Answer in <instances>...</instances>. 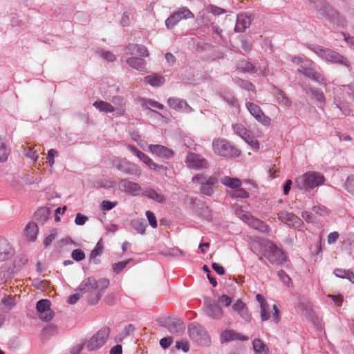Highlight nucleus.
Segmentation results:
<instances>
[{"instance_id": "473e14b6", "label": "nucleus", "mask_w": 354, "mask_h": 354, "mask_svg": "<svg viewBox=\"0 0 354 354\" xmlns=\"http://www.w3.org/2000/svg\"><path fill=\"white\" fill-rule=\"evenodd\" d=\"M174 156V151L162 145H156V156L169 159Z\"/></svg>"}, {"instance_id": "a19ab883", "label": "nucleus", "mask_w": 354, "mask_h": 354, "mask_svg": "<svg viewBox=\"0 0 354 354\" xmlns=\"http://www.w3.org/2000/svg\"><path fill=\"white\" fill-rule=\"evenodd\" d=\"M232 129L234 132L241 138L246 136V134L248 133L247 129L243 124L239 123L232 124Z\"/></svg>"}, {"instance_id": "4468645a", "label": "nucleus", "mask_w": 354, "mask_h": 354, "mask_svg": "<svg viewBox=\"0 0 354 354\" xmlns=\"http://www.w3.org/2000/svg\"><path fill=\"white\" fill-rule=\"evenodd\" d=\"M15 249L6 238L0 236V262H7L12 259Z\"/></svg>"}, {"instance_id": "1a4fd4ad", "label": "nucleus", "mask_w": 354, "mask_h": 354, "mask_svg": "<svg viewBox=\"0 0 354 354\" xmlns=\"http://www.w3.org/2000/svg\"><path fill=\"white\" fill-rule=\"evenodd\" d=\"M110 329L104 327L97 332L86 343L88 351H94L103 346L109 338Z\"/></svg>"}, {"instance_id": "f3484780", "label": "nucleus", "mask_w": 354, "mask_h": 354, "mask_svg": "<svg viewBox=\"0 0 354 354\" xmlns=\"http://www.w3.org/2000/svg\"><path fill=\"white\" fill-rule=\"evenodd\" d=\"M204 310L207 316L214 319H221L223 316L222 308L215 302L205 303Z\"/></svg>"}, {"instance_id": "4c0bfd02", "label": "nucleus", "mask_w": 354, "mask_h": 354, "mask_svg": "<svg viewBox=\"0 0 354 354\" xmlns=\"http://www.w3.org/2000/svg\"><path fill=\"white\" fill-rule=\"evenodd\" d=\"M93 106L102 112L111 113L114 111V107L109 103H107L104 101L95 102L93 104Z\"/></svg>"}, {"instance_id": "2eb2a0df", "label": "nucleus", "mask_w": 354, "mask_h": 354, "mask_svg": "<svg viewBox=\"0 0 354 354\" xmlns=\"http://www.w3.org/2000/svg\"><path fill=\"white\" fill-rule=\"evenodd\" d=\"M264 257L272 264H281L286 260L284 254L276 245L270 246L265 251Z\"/></svg>"}, {"instance_id": "c9c22d12", "label": "nucleus", "mask_w": 354, "mask_h": 354, "mask_svg": "<svg viewBox=\"0 0 354 354\" xmlns=\"http://www.w3.org/2000/svg\"><path fill=\"white\" fill-rule=\"evenodd\" d=\"M238 68L243 72L249 73H254L257 72L255 66L248 61L240 62L238 64Z\"/></svg>"}, {"instance_id": "b1692460", "label": "nucleus", "mask_w": 354, "mask_h": 354, "mask_svg": "<svg viewBox=\"0 0 354 354\" xmlns=\"http://www.w3.org/2000/svg\"><path fill=\"white\" fill-rule=\"evenodd\" d=\"M28 262V258L24 254H19L15 257L12 263L9 267L16 272L21 270Z\"/></svg>"}, {"instance_id": "e2e57ef3", "label": "nucleus", "mask_w": 354, "mask_h": 354, "mask_svg": "<svg viewBox=\"0 0 354 354\" xmlns=\"http://www.w3.org/2000/svg\"><path fill=\"white\" fill-rule=\"evenodd\" d=\"M87 220H88L87 216H86L80 213H78L76 215V217L75 219V223L76 225H82L86 222Z\"/></svg>"}, {"instance_id": "c85d7f7f", "label": "nucleus", "mask_w": 354, "mask_h": 354, "mask_svg": "<svg viewBox=\"0 0 354 354\" xmlns=\"http://www.w3.org/2000/svg\"><path fill=\"white\" fill-rule=\"evenodd\" d=\"M102 252L103 245L102 243L100 241H99L96 244L95 248L91 251L90 254V260L92 261L93 263L95 264L99 263L100 260L97 257L101 256Z\"/></svg>"}, {"instance_id": "c03bdc74", "label": "nucleus", "mask_w": 354, "mask_h": 354, "mask_svg": "<svg viewBox=\"0 0 354 354\" xmlns=\"http://www.w3.org/2000/svg\"><path fill=\"white\" fill-rule=\"evenodd\" d=\"M245 142H246L249 145L254 149H259V143L257 140L251 135L249 132L246 134V136H244L242 138Z\"/></svg>"}, {"instance_id": "4d7b16f0", "label": "nucleus", "mask_w": 354, "mask_h": 354, "mask_svg": "<svg viewBox=\"0 0 354 354\" xmlns=\"http://www.w3.org/2000/svg\"><path fill=\"white\" fill-rule=\"evenodd\" d=\"M133 330V327L131 325H129L124 331L115 337V341L119 342H122L123 338L130 334Z\"/></svg>"}, {"instance_id": "f704fd0d", "label": "nucleus", "mask_w": 354, "mask_h": 354, "mask_svg": "<svg viewBox=\"0 0 354 354\" xmlns=\"http://www.w3.org/2000/svg\"><path fill=\"white\" fill-rule=\"evenodd\" d=\"M127 64L132 68H135L139 70H142L145 68V63L144 60L138 57H132L127 59Z\"/></svg>"}, {"instance_id": "f8f14e48", "label": "nucleus", "mask_w": 354, "mask_h": 354, "mask_svg": "<svg viewBox=\"0 0 354 354\" xmlns=\"http://www.w3.org/2000/svg\"><path fill=\"white\" fill-rule=\"evenodd\" d=\"M278 218L281 222L297 230H303L304 223L302 220L293 213L281 211L278 213Z\"/></svg>"}, {"instance_id": "f03ea898", "label": "nucleus", "mask_w": 354, "mask_h": 354, "mask_svg": "<svg viewBox=\"0 0 354 354\" xmlns=\"http://www.w3.org/2000/svg\"><path fill=\"white\" fill-rule=\"evenodd\" d=\"M311 8L317 11V15L320 17L326 18L332 24L344 27L346 25L345 19L339 15V14L329 6L324 0H309Z\"/></svg>"}, {"instance_id": "bf43d9fd", "label": "nucleus", "mask_w": 354, "mask_h": 354, "mask_svg": "<svg viewBox=\"0 0 354 354\" xmlns=\"http://www.w3.org/2000/svg\"><path fill=\"white\" fill-rule=\"evenodd\" d=\"M57 155H58L57 151L54 149H51L48 151V162L50 167H52L54 165V163H55L54 158H55V156H57Z\"/></svg>"}, {"instance_id": "ea45409f", "label": "nucleus", "mask_w": 354, "mask_h": 354, "mask_svg": "<svg viewBox=\"0 0 354 354\" xmlns=\"http://www.w3.org/2000/svg\"><path fill=\"white\" fill-rule=\"evenodd\" d=\"M234 82L243 89L255 92L254 86L251 82H250L247 80H243L241 78H236L234 80Z\"/></svg>"}, {"instance_id": "dca6fc26", "label": "nucleus", "mask_w": 354, "mask_h": 354, "mask_svg": "<svg viewBox=\"0 0 354 354\" xmlns=\"http://www.w3.org/2000/svg\"><path fill=\"white\" fill-rule=\"evenodd\" d=\"M50 302L48 299H41L37 303V310L39 313V317L44 321H50L53 316L50 310Z\"/></svg>"}, {"instance_id": "8fccbe9b", "label": "nucleus", "mask_w": 354, "mask_h": 354, "mask_svg": "<svg viewBox=\"0 0 354 354\" xmlns=\"http://www.w3.org/2000/svg\"><path fill=\"white\" fill-rule=\"evenodd\" d=\"M57 235V232L56 230H53L50 231V234L45 237L43 241L44 245L47 248L48 247L52 242L56 239Z\"/></svg>"}, {"instance_id": "37998d69", "label": "nucleus", "mask_w": 354, "mask_h": 354, "mask_svg": "<svg viewBox=\"0 0 354 354\" xmlns=\"http://www.w3.org/2000/svg\"><path fill=\"white\" fill-rule=\"evenodd\" d=\"M236 214L240 219H241L243 221L245 222L248 225L252 221V218H253V216L250 213L245 212L244 210L242 209L236 210Z\"/></svg>"}, {"instance_id": "5fc2aeb1", "label": "nucleus", "mask_w": 354, "mask_h": 354, "mask_svg": "<svg viewBox=\"0 0 354 354\" xmlns=\"http://www.w3.org/2000/svg\"><path fill=\"white\" fill-rule=\"evenodd\" d=\"M261 308V319L263 322L267 321L270 317V311L269 309V305L268 306H264L263 304L262 308Z\"/></svg>"}, {"instance_id": "69168bd1", "label": "nucleus", "mask_w": 354, "mask_h": 354, "mask_svg": "<svg viewBox=\"0 0 354 354\" xmlns=\"http://www.w3.org/2000/svg\"><path fill=\"white\" fill-rule=\"evenodd\" d=\"M301 216L308 223H313L315 220L314 215L308 211L303 212Z\"/></svg>"}, {"instance_id": "2f4dec72", "label": "nucleus", "mask_w": 354, "mask_h": 354, "mask_svg": "<svg viewBox=\"0 0 354 354\" xmlns=\"http://www.w3.org/2000/svg\"><path fill=\"white\" fill-rule=\"evenodd\" d=\"M14 271L8 266H1L0 268V284H3L12 277Z\"/></svg>"}, {"instance_id": "5701e85b", "label": "nucleus", "mask_w": 354, "mask_h": 354, "mask_svg": "<svg viewBox=\"0 0 354 354\" xmlns=\"http://www.w3.org/2000/svg\"><path fill=\"white\" fill-rule=\"evenodd\" d=\"M127 54L134 56L147 57L149 53L145 46H139L137 44H131L127 47Z\"/></svg>"}, {"instance_id": "ddd939ff", "label": "nucleus", "mask_w": 354, "mask_h": 354, "mask_svg": "<svg viewBox=\"0 0 354 354\" xmlns=\"http://www.w3.org/2000/svg\"><path fill=\"white\" fill-rule=\"evenodd\" d=\"M185 163L187 167L193 169H204L208 168V162L205 158L199 154L188 152Z\"/></svg>"}, {"instance_id": "bb28decb", "label": "nucleus", "mask_w": 354, "mask_h": 354, "mask_svg": "<svg viewBox=\"0 0 354 354\" xmlns=\"http://www.w3.org/2000/svg\"><path fill=\"white\" fill-rule=\"evenodd\" d=\"M249 225L254 229L263 233H268L270 231V227L263 221L253 217Z\"/></svg>"}, {"instance_id": "e433bc0d", "label": "nucleus", "mask_w": 354, "mask_h": 354, "mask_svg": "<svg viewBox=\"0 0 354 354\" xmlns=\"http://www.w3.org/2000/svg\"><path fill=\"white\" fill-rule=\"evenodd\" d=\"M16 295H4L1 299V304H3L8 309L13 308L16 305Z\"/></svg>"}, {"instance_id": "412c9836", "label": "nucleus", "mask_w": 354, "mask_h": 354, "mask_svg": "<svg viewBox=\"0 0 354 354\" xmlns=\"http://www.w3.org/2000/svg\"><path fill=\"white\" fill-rule=\"evenodd\" d=\"M234 311L236 312L244 320L250 322L251 315L248 313L246 305L240 299L237 300L232 306Z\"/></svg>"}, {"instance_id": "6e6552de", "label": "nucleus", "mask_w": 354, "mask_h": 354, "mask_svg": "<svg viewBox=\"0 0 354 354\" xmlns=\"http://www.w3.org/2000/svg\"><path fill=\"white\" fill-rule=\"evenodd\" d=\"M189 337L201 346H208L210 338L206 330L201 325L192 324L188 327Z\"/></svg>"}, {"instance_id": "7ed1b4c3", "label": "nucleus", "mask_w": 354, "mask_h": 354, "mask_svg": "<svg viewBox=\"0 0 354 354\" xmlns=\"http://www.w3.org/2000/svg\"><path fill=\"white\" fill-rule=\"evenodd\" d=\"M325 177L323 174L317 171H308L298 176L295 181V185L299 189L304 192L310 190L323 185Z\"/></svg>"}, {"instance_id": "49530a36", "label": "nucleus", "mask_w": 354, "mask_h": 354, "mask_svg": "<svg viewBox=\"0 0 354 354\" xmlns=\"http://www.w3.org/2000/svg\"><path fill=\"white\" fill-rule=\"evenodd\" d=\"M222 98L230 106L233 107H238L239 102L237 99L231 94H224L222 95Z\"/></svg>"}, {"instance_id": "0eeeda50", "label": "nucleus", "mask_w": 354, "mask_h": 354, "mask_svg": "<svg viewBox=\"0 0 354 354\" xmlns=\"http://www.w3.org/2000/svg\"><path fill=\"white\" fill-rule=\"evenodd\" d=\"M297 72L303 74L314 82L326 86V80L324 77L313 67V62L310 59H305L302 62L300 67L297 69Z\"/></svg>"}, {"instance_id": "338daca9", "label": "nucleus", "mask_w": 354, "mask_h": 354, "mask_svg": "<svg viewBox=\"0 0 354 354\" xmlns=\"http://www.w3.org/2000/svg\"><path fill=\"white\" fill-rule=\"evenodd\" d=\"M131 138L142 147L145 148L146 143L140 139V136L136 132L130 133Z\"/></svg>"}, {"instance_id": "cd10ccee", "label": "nucleus", "mask_w": 354, "mask_h": 354, "mask_svg": "<svg viewBox=\"0 0 354 354\" xmlns=\"http://www.w3.org/2000/svg\"><path fill=\"white\" fill-rule=\"evenodd\" d=\"M221 182L225 186L232 189L239 188L241 185V181L239 178L224 176L221 178Z\"/></svg>"}, {"instance_id": "a18cd8bd", "label": "nucleus", "mask_w": 354, "mask_h": 354, "mask_svg": "<svg viewBox=\"0 0 354 354\" xmlns=\"http://www.w3.org/2000/svg\"><path fill=\"white\" fill-rule=\"evenodd\" d=\"M344 189L351 194L354 195V176H349L344 184Z\"/></svg>"}, {"instance_id": "7c9ffc66", "label": "nucleus", "mask_w": 354, "mask_h": 354, "mask_svg": "<svg viewBox=\"0 0 354 354\" xmlns=\"http://www.w3.org/2000/svg\"><path fill=\"white\" fill-rule=\"evenodd\" d=\"M252 346L256 354H268V348L260 339H254Z\"/></svg>"}, {"instance_id": "09e8293b", "label": "nucleus", "mask_w": 354, "mask_h": 354, "mask_svg": "<svg viewBox=\"0 0 354 354\" xmlns=\"http://www.w3.org/2000/svg\"><path fill=\"white\" fill-rule=\"evenodd\" d=\"M133 227L140 234L144 233L145 230V222L144 221L133 220L131 222Z\"/></svg>"}, {"instance_id": "13d9d810", "label": "nucleus", "mask_w": 354, "mask_h": 354, "mask_svg": "<svg viewBox=\"0 0 354 354\" xmlns=\"http://www.w3.org/2000/svg\"><path fill=\"white\" fill-rule=\"evenodd\" d=\"M129 261L130 260H127L115 263L113 266V271L117 274L120 273L127 266Z\"/></svg>"}, {"instance_id": "864d4df0", "label": "nucleus", "mask_w": 354, "mask_h": 354, "mask_svg": "<svg viewBox=\"0 0 354 354\" xmlns=\"http://www.w3.org/2000/svg\"><path fill=\"white\" fill-rule=\"evenodd\" d=\"M207 12H211L216 16L226 12L225 10L213 5L208 6L207 8Z\"/></svg>"}, {"instance_id": "20e7f679", "label": "nucleus", "mask_w": 354, "mask_h": 354, "mask_svg": "<svg viewBox=\"0 0 354 354\" xmlns=\"http://www.w3.org/2000/svg\"><path fill=\"white\" fill-rule=\"evenodd\" d=\"M194 183L200 185V193L204 196H212L218 184V176H208L205 174H198L192 178Z\"/></svg>"}, {"instance_id": "423d86ee", "label": "nucleus", "mask_w": 354, "mask_h": 354, "mask_svg": "<svg viewBox=\"0 0 354 354\" xmlns=\"http://www.w3.org/2000/svg\"><path fill=\"white\" fill-rule=\"evenodd\" d=\"M212 149L215 153L225 158H235L241 154V151L236 147L224 138L214 140Z\"/></svg>"}, {"instance_id": "c756f323", "label": "nucleus", "mask_w": 354, "mask_h": 354, "mask_svg": "<svg viewBox=\"0 0 354 354\" xmlns=\"http://www.w3.org/2000/svg\"><path fill=\"white\" fill-rule=\"evenodd\" d=\"M129 149L144 163H145L149 167L153 165V160L149 158L147 155L138 150L135 147L129 146Z\"/></svg>"}, {"instance_id": "de8ad7c7", "label": "nucleus", "mask_w": 354, "mask_h": 354, "mask_svg": "<svg viewBox=\"0 0 354 354\" xmlns=\"http://www.w3.org/2000/svg\"><path fill=\"white\" fill-rule=\"evenodd\" d=\"M313 211L322 216H328L329 210L327 207L322 205H314L312 208Z\"/></svg>"}, {"instance_id": "393cba45", "label": "nucleus", "mask_w": 354, "mask_h": 354, "mask_svg": "<svg viewBox=\"0 0 354 354\" xmlns=\"http://www.w3.org/2000/svg\"><path fill=\"white\" fill-rule=\"evenodd\" d=\"M25 232L28 241H35L38 234L37 225L33 222L28 223L26 226Z\"/></svg>"}, {"instance_id": "58836bf2", "label": "nucleus", "mask_w": 354, "mask_h": 354, "mask_svg": "<svg viewBox=\"0 0 354 354\" xmlns=\"http://www.w3.org/2000/svg\"><path fill=\"white\" fill-rule=\"evenodd\" d=\"M10 151L6 147L5 140L0 138V162H4L8 160Z\"/></svg>"}, {"instance_id": "aec40b11", "label": "nucleus", "mask_w": 354, "mask_h": 354, "mask_svg": "<svg viewBox=\"0 0 354 354\" xmlns=\"http://www.w3.org/2000/svg\"><path fill=\"white\" fill-rule=\"evenodd\" d=\"M167 326V329L172 334L181 335L185 330L184 323L179 319L171 317Z\"/></svg>"}, {"instance_id": "a878e982", "label": "nucleus", "mask_w": 354, "mask_h": 354, "mask_svg": "<svg viewBox=\"0 0 354 354\" xmlns=\"http://www.w3.org/2000/svg\"><path fill=\"white\" fill-rule=\"evenodd\" d=\"M274 90L273 94L276 97L278 103L286 107H290L292 102L287 97L285 93L281 89L277 88H274Z\"/></svg>"}, {"instance_id": "72a5a7b5", "label": "nucleus", "mask_w": 354, "mask_h": 354, "mask_svg": "<svg viewBox=\"0 0 354 354\" xmlns=\"http://www.w3.org/2000/svg\"><path fill=\"white\" fill-rule=\"evenodd\" d=\"M304 91L306 93L310 92L312 95L319 102L321 107H322V106L325 104L326 98L322 91L313 88H309L308 89L305 88Z\"/></svg>"}, {"instance_id": "4be33fe9", "label": "nucleus", "mask_w": 354, "mask_h": 354, "mask_svg": "<svg viewBox=\"0 0 354 354\" xmlns=\"http://www.w3.org/2000/svg\"><path fill=\"white\" fill-rule=\"evenodd\" d=\"M250 18L245 15L239 14L236 17V23L234 27V31L236 32H243L250 25Z\"/></svg>"}, {"instance_id": "3c124183", "label": "nucleus", "mask_w": 354, "mask_h": 354, "mask_svg": "<svg viewBox=\"0 0 354 354\" xmlns=\"http://www.w3.org/2000/svg\"><path fill=\"white\" fill-rule=\"evenodd\" d=\"M232 196L234 198H247L249 196V194L243 188L234 189L232 192Z\"/></svg>"}, {"instance_id": "a211bd4d", "label": "nucleus", "mask_w": 354, "mask_h": 354, "mask_svg": "<svg viewBox=\"0 0 354 354\" xmlns=\"http://www.w3.org/2000/svg\"><path fill=\"white\" fill-rule=\"evenodd\" d=\"M169 106L178 111L185 113H191L193 111L192 108L187 103L185 100L180 98L170 97L167 100Z\"/></svg>"}, {"instance_id": "6e6d98bb", "label": "nucleus", "mask_w": 354, "mask_h": 354, "mask_svg": "<svg viewBox=\"0 0 354 354\" xmlns=\"http://www.w3.org/2000/svg\"><path fill=\"white\" fill-rule=\"evenodd\" d=\"M176 347L178 350H182L185 353H187L189 350V345L187 340L177 341L176 343Z\"/></svg>"}, {"instance_id": "680f3d73", "label": "nucleus", "mask_w": 354, "mask_h": 354, "mask_svg": "<svg viewBox=\"0 0 354 354\" xmlns=\"http://www.w3.org/2000/svg\"><path fill=\"white\" fill-rule=\"evenodd\" d=\"M218 301L226 307H228L232 304V298L226 295H222L218 297Z\"/></svg>"}, {"instance_id": "79ce46f5", "label": "nucleus", "mask_w": 354, "mask_h": 354, "mask_svg": "<svg viewBox=\"0 0 354 354\" xmlns=\"http://www.w3.org/2000/svg\"><path fill=\"white\" fill-rule=\"evenodd\" d=\"M235 340V331L233 330H225L221 335V342H227Z\"/></svg>"}, {"instance_id": "603ef678", "label": "nucleus", "mask_w": 354, "mask_h": 354, "mask_svg": "<svg viewBox=\"0 0 354 354\" xmlns=\"http://www.w3.org/2000/svg\"><path fill=\"white\" fill-rule=\"evenodd\" d=\"M71 257L75 261H80L85 259V254L80 249H75L73 250Z\"/></svg>"}, {"instance_id": "9d476101", "label": "nucleus", "mask_w": 354, "mask_h": 354, "mask_svg": "<svg viewBox=\"0 0 354 354\" xmlns=\"http://www.w3.org/2000/svg\"><path fill=\"white\" fill-rule=\"evenodd\" d=\"M194 14L186 7L180 8L172 13L165 21L167 28H171L182 19L194 18Z\"/></svg>"}, {"instance_id": "f257e3e1", "label": "nucleus", "mask_w": 354, "mask_h": 354, "mask_svg": "<svg viewBox=\"0 0 354 354\" xmlns=\"http://www.w3.org/2000/svg\"><path fill=\"white\" fill-rule=\"evenodd\" d=\"M109 285V281L106 279L97 281L93 277H88L81 282L77 290L85 297L88 304L94 305L100 300Z\"/></svg>"}, {"instance_id": "9b49d317", "label": "nucleus", "mask_w": 354, "mask_h": 354, "mask_svg": "<svg viewBox=\"0 0 354 354\" xmlns=\"http://www.w3.org/2000/svg\"><path fill=\"white\" fill-rule=\"evenodd\" d=\"M245 106L257 122L266 127L270 125L271 119L265 115L259 106L253 102H246Z\"/></svg>"}, {"instance_id": "052dcab7", "label": "nucleus", "mask_w": 354, "mask_h": 354, "mask_svg": "<svg viewBox=\"0 0 354 354\" xmlns=\"http://www.w3.org/2000/svg\"><path fill=\"white\" fill-rule=\"evenodd\" d=\"M278 277L281 281L286 285H288L290 282V278L289 276L282 270L278 272Z\"/></svg>"}, {"instance_id": "39448f33", "label": "nucleus", "mask_w": 354, "mask_h": 354, "mask_svg": "<svg viewBox=\"0 0 354 354\" xmlns=\"http://www.w3.org/2000/svg\"><path fill=\"white\" fill-rule=\"evenodd\" d=\"M308 48L327 62L339 64L347 67L350 66L348 59L336 51L316 45H310Z\"/></svg>"}, {"instance_id": "774afa93", "label": "nucleus", "mask_w": 354, "mask_h": 354, "mask_svg": "<svg viewBox=\"0 0 354 354\" xmlns=\"http://www.w3.org/2000/svg\"><path fill=\"white\" fill-rule=\"evenodd\" d=\"M117 205V202H111L109 201H103L102 207L104 210H110Z\"/></svg>"}, {"instance_id": "0e129e2a", "label": "nucleus", "mask_w": 354, "mask_h": 354, "mask_svg": "<svg viewBox=\"0 0 354 354\" xmlns=\"http://www.w3.org/2000/svg\"><path fill=\"white\" fill-rule=\"evenodd\" d=\"M173 342V337H164L160 340V344L163 348H167Z\"/></svg>"}, {"instance_id": "6ab92c4d", "label": "nucleus", "mask_w": 354, "mask_h": 354, "mask_svg": "<svg viewBox=\"0 0 354 354\" xmlns=\"http://www.w3.org/2000/svg\"><path fill=\"white\" fill-rule=\"evenodd\" d=\"M119 186L122 190L132 196L138 195L141 191V187L138 183L127 180H121L119 183Z\"/></svg>"}]
</instances>
